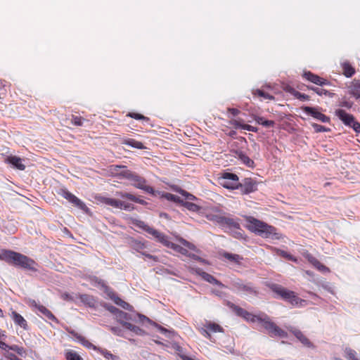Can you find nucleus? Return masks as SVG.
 Returning <instances> with one entry per match:
<instances>
[{
  "label": "nucleus",
  "mask_w": 360,
  "mask_h": 360,
  "mask_svg": "<svg viewBox=\"0 0 360 360\" xmlns=\"http://www.w3.org/2000/svg\"><path fill=\"white\" fill-rule=\"evenodd\" d=\"M0 259L11 264L33 272L38 271L37 263L32 258L11 250L1 249Z\"/></svg>",
  "instance_id": "nucleus-1"
},
{
  "label": "nucleus",
  "mask_w": 360,
  "mask_h": 360,
  "mask_svg": "<svg viewBox=\"0 0 360 360\" xmlns=\"http://www.w3.org/2000/svg\"><path fill=\"white\" fill-rule=\"evenodd\" d=\"M127 116L129 117H131V118H134L135 120H144V121H146V122H148L150 120L148 117H145L144 115H143L141 114H139V113H137V112H129L127 115Z\"/></svg>",
  "instance_id": "nucleus-41"
},
{
  "label": "nucleus",
  "mask_w": 360,
  "mask_h": 360,
  "mask_svg": "<svg viewBox=\"0 0 360 360\" xmlns=\"http://www.w3.org/2000/svg\"><path fill=\"white\" fill-rule=\"evenodd\" d=\"M131 185L137 188L141 189L148 193H153L154 189L153 187L147 185V181L145 178L135 174L134 177L131 180Z\"/></svg>",
  "instance_id": "nucleus-11"
},
{
  "label": "nucleus",
  "mask_w": 360,
  "mask_h": 360,
  "mask_svg": "<svg viewBox=\"0 0 360 360\" xmlns=\"http://www.w3.org/2000/svg\"><path fill=\"white\" fill-rule=\"evenodd\" d=\"M120 174L124 178L131 181L136 173L128 169H124L120 172Z\"/></svg>",
  "instance_id": "nucleus-48"
},
{
  "label": "nucleus",
  "mask_w": 360,
  "mask_h": 360,
  "mask_svg": "<svg viewBox=\"0 0 360 360\" xmlns=\"http://www.w3.org/2000/svg\"><path fill=\"white\" fill-rule=\"evenodd\" d=\"M220 225H221V226L226 225L231 230H232L233 229H238L240 226V224L238 220H236L233 218H231V217L224 216V215H223L222 220H221Z\"/></svg>",
  "instance_id": "nucleus-22"
},
{
  "label": "nucleus",
  "mask_w": 360,
  "mask_h": 360,
  "mask_svg": "<svg viewBox=\"0 0 360 360\" xmlns=\"http://www.w3.org/2000/svg\"><path fill=\"white\" fill-rule=\"evenodd\" d=\"M115 303L124 309L131 310L132 309V307L129 303L122 300L120 297H117L115 299Z\"/></svg>",
  "instance_id": "nucleus-38"
},
{
  "label": "nucleus",
  "mask_w": 360,
  "mask_h": 360,
  "mask_svg": "<svg viewBox=\"0 0 360 360\" xmlns=\"http://www.w3.org/2000/svg\"><path fill=\"white\" fill-rule=\"evenodd\" d=\"M76 339L85 347L88 349H92L94 350H97L98 347L90 342L88 340H86L84 337L80 335H75Z\"/></svg>",
  "instance_id": "nucleus-29"
},
{
  "label": "nucleus",
  "mask_w": 360,
  "mask_h": 360,
  "mask_svg": "<svg viewBox=\"0 0 360 360\" xmlns=\"http://www.w3.org/2000/svg\"><path fill=\"white\" fill-rule=\"evenodd\" d=\"M185 207L190 211L192 212H198L200 210V207L195 203L193 202H186Z\"/></svg>",
  "instance_id": "nucleus-49"
},
{
  "label": "nucleus",
  "mask_w": 360,
  "mask_h": 360,
  "mask_svg": "<svg viewBox=\"0 0 360 360\" xmlns=\"http://www.w3.org/2000/svg\"><path fill=\"white\" fill-rule=\"evenodd\" d=\"M307 89L314 91L319 96H325L329 98H333L335 95L334 93L319 87L307 86Z\"/></svg>",
  "instance_id": "nucleus-26"
},
{
  "label": "nucleus",
  "mask_w": 360,
  "mask_h": 360,
  "mask_svg": "<svg viewBox=\"0 0 360 360\" xmlns=\"http://www.w3.org/2000/svg\"><path fill=\"white\" fill-rule=\"evenodd\" d=\"M11 317L15 325L19 326L25 330L29 329L27 321L17 311L11 309Z\"/></svg>",
  "instance_id": "nucleus-17"
},
{
  "label": "nucleus",
  "mask_w": 360,
  "mask_h": 360,
  "mask_svg": "<svg viewBox=\"0 0 360 360\" xmlns=\"http://www.w3.org/2000/svg\"><path fill=\"white\" fill-rule=\"evenodd\" d=\"M319 108H313L309 106H304L302 110L309 115H311L314 119L319 120L324 123H328L330 122V117L323 114L320 110Z\"/></svg>",
  "instance_id": "nucleus-9"
},
{
  "label": "nucleus",
  "mask_w": 360,
  "mask_h": 360,
  "mask_svg": "<svg viewBox=\"0 0 360 360\" xmlns=\"http://www.w3.org/2000/svg\"><path fill=\"white\" fill-rule=\"evenodd\" d=\"M229 124L232 125L235 129H242L243 126L245 125V123L243 122V120L240 119L238 120H231L229 121Z\"/></svg>",
  "instance_id": "nucleus-47"
},
{
  "label": "nucleus",
  "mask_w": 360,
  "mask_h": 360,
  "mask_svg": "<svg viewBox=\"0 0 360 360\" xmlns=\"http://www.w3.org/2000/svg\"><path fill=\"white\" fill-rule=\"evenodd\" d=\"M235 157L240 160L244 165L249 167H254L255 162L245 153L242 151H235Z\"/></svg>",
  "instance_id": "nucleus-21"
},
{
  "label": "nucleus",
  "mask_w": 360,
  "mask_h": 360,
  "mask_svg": "<svg viewBox=\"0 0 360 360\" xmlns=\"http://www.w3.org/2000/svg\"><path fill=\"white\" fill-rule=\"evenodd\" d=\"M61 298L65 301H73L72 296L68 294V292L63 293L61 295Z\"/></svg>",
  "instance_id": "nucleus-59"
},
{
  "label": "nucleus",
  "mask_w": 360,
  "mask_h": 360,
  "mask_svg": "<svg viewBox=\"0 0 360 360\" xmlns=\"http://www.w3.org/2000/svg\"><path fill=\"white\" fill-rule=\"evenodd\" d=\"M105 308L110 311L111 312L112 314H115V316L116 315V314L118 312V311L120 310L119 309H117V307L112 306V305H107L105 307Z\"/></svg>",
  "instance_id": "nucleus-57"
},
{
  "label": "nucleus",
  "mask_w": 360,
  "mask_h": 360,
  "mask_svg": "<svg viewBox=\"0 0 360 360\" xmlns=\"http://www.w3.org/2000/svg\"><path fill=\"white\" fill-rule=\"evenodd\" d=\"M275 125V122L273 120H265L264 122H262V126L265 127H273Z\"/></svg>",
  "instance_id": "nucleus-58"
},
{
  "label": "nucleus",
  "mask_w": 360,
  "mask_h": 360,
  "mask_svg": "<svg viewBox=\"0 0 360 360\" xmlns=\"http://www.w3.org/2000/svg\"><path fill=\"white\" fill-rule=\"evenodd\" d=\"M232 231V235L237 239L243 238L244 231L240 229V226L238 229H233Z\"/></svg>",
  "instance_id": "nucleus-46"
},
{
  "label": "nucleus",
  "mask_w": 360,
  "mask_h": 360,
  "mask_svg": "<svg viewBox=\"0 0 360 360\" xmlns=\"http://www.w3.org/2000/svg\"><path fill=\"white\" fill-rule=\"evenodd\" d=\"M122 326L131 331V330L134 329V325H133L131 323H129L127 321L122 323Z\"/></svg>",
  "instance_id": "nucleus-62"
},
{
  "label": "nucleus",
  "mask_w": 360,
  "mask_h": 360,
  "mask_svg": "<svg viewBox=\"0 0 360 360\" xmlns=\"http://www.w3.org/2000/svg\"><path fill=\"white\" fill-rule=\"evenodd\" d=\"M85 120L82 117H79V116H76V115H72V117H71V123L72 124H74L75 126H82L83 125V122Z\"/></svg>",
  "instance_id": "nucleus-42"
},
{
  "label": "nucleus",
  "mask_w": 360,
  "mask_h": 360,
  "mask_svg": "<svg viewBox=\"0 0 360 360\" xmlns=\"http://www.w3.org/2000/svg\"><path fill=\"white\" fill-rule=\"evenodd\" d=\"M9 350L16 352L19 356L25 357L27 355L26 350L24 347L18 345H13L9 347Z\"/></svg>",
  "instance_id": "nucleus-32"
},
{
  "label": "nucleus",
  "mask_w": 360,
  "mask_h": 360,
  "mask_svg": "<svg viewBox=\"0 0 360 360\" xmlns=\"http://www.w3.org/2000/svg\"><path fill=\"white\" fill-rule=\"evenodd\" d=\"M254 120L257 124L261 125H262V122H264V121L265 120V119L263 117L260 116H255Z\"/></svg>",
  "instance_id": "nucleus-63"
},
{
  "label": "nucleus",
  "mask_w": 360,
  "mask_h": 360,
  "mask_svg": "<svg viewBox=\"0 0 360 360\" xmlns=\"http://www.w3.org/2000/svg\"><path fill=\"white\" fill-rule=\"evenodd\" d=\"M312 127L314 128L316 132H323L327 131L328 130L326 127L316 123L312 124Z\"/></svg>",
  "instance_id": "nucleus-52"
},
{
  "label": "nucleus",
  "mask_w": 360,
  "mask_h": 360,
  "mask_svg": "<svg viewBox=\"0 0 360 360\" xmlns=\"http://www.w3.org/2000/svg\"><path fill=\"white\" fill-rule=\"evenodd\" d=\"M237 189H240L242 194H249L257 189V184L251 178H245L242 183L238 181Z\"/></svg>",
  "instance_id": "nucleus-8"
},
{
  "label": "nucleus",
  "mask_w": 360,
  "mask_h": 360,
  "mask_svg": "<svg viewBox=\"0 0 360 360\" xmlns=\"http://www.w3.org/2000/svg\"><path fill=\"white\" fill-rule=\"evenodd\" d=\"M96 351H98L105 358H106L108 359L115 360L117 358L110 352H109L106 349H101L98 348V349Z\"/></svg>",
  "instance_id": "nucleus-44"
},
{
  "label": "nucleus",
  "mask_w": 360,
  "mask_h": 360,
  "mask_svg": "<svg viewBox=\"0 0 360 360\" xmlns=\"http://www.w3.org/2000/svg\"><path fill=\"white\" fill-rule=\"evenodd\" d=\"M205 329H202V334L210 338V333H222L224 331L223 328L216 323L209 322L205 325Z\"/></svg>",
  "instance_id": "nucleus-14"
},
{
  "label": "nucleus",
  "mask_w": 360,
  "mask_h": 360,
  "mask_svg": "<svg viewBox=\"0 0 360 360\" xmlns=\"http://www.w3.org/2000/svg\"><path fill=\"white\" fill-rule=\"evenodd\" d=\"M246 228L252 233L265 238H280L276 228L252 216H245Z\"/></svg>",
  "instance_id": "nucleus-2"
},
{
  "label": "nucleus",
  "mask_w": 360,
  "mask_h": 360,
  "mask_svg": "<svg viewBox=\"0 0 360 360\" xmlns=\"http://www.w3.org/2000/svg\"><path fill=\"white\" fill-rule=\"evenodd\" d=\"M122 143L125 144V145H127V146H131L132 148H138V149H144V148H146V147L144 146L143 143H141V141H136L135 139H124Z\"/></svg>",
  "instance_id": "nucleus-28"
},
{
  "label": "nucleus",
  "mask_w": 360,
  "mask_h": 360,
  "mask_svg": "<svg viewBox=\"0 0 360 360\" xmlns=\"http://www.w3.org/2000/svg\"><path fill=\"white\" fill-rule=\"evenodd\" d=\"M117 195L122 198H127L131 201H134L135 202H138L141 205H146V202L142 199H140L139 198L136 197L134 195L129 193L125 192H119L117 193Z\"/></svg>",
  "instance_id": "nucleus-25"
},
{
  "label": "nucleus",
  "mask_w": 360,
  "mask_h": 360,
  "mask_svg": "<svg viewBox=\"0 0 360 360\" xmlns=\"http://www.w3.org/2000/svg\"><path fill=\"white\" fill-rule=\"evenodd\" d=\"M233 285L238 290L244 292H247L250 294L257 295V291L253 287L251 283H244L242 281L238 280L234 282Z\"/></svg>",
  "instance_id": "nucleus-16"
},
{
  "label": "nucleus",
  "mask_w": 360,
  "mask_h": 360,
  "mask_svg": "<svg viewBox=\"0 0 360 360\" xmlns=\"http://www.w3.org/2000/svg\"><path fill=\"white\" fill-rule=\"evenodd\" d=\"M11 345H8L7 344H6L3 341H0V348L3 350H5L6 352H8V350H9V347Z\"/></svg>",
  "instance_id": "nucleus-64"
},
{
  "label": "nucleus",
  "mask_w": 360,
  "mask_h": 360,
  "mask_svg": "<svg viewBox=\"0 0 360 360\" xmlns=\"http://www.w3.org/2000/svg\"><path fill=\"white\" fill-rule=\"evenodd\" d=\"M342 74L346 77H352L356 72L355 68L348 62L345 61L341 63Z\"/></svg>",
  "instance_id": "nucleus-23"
},
{
  "label": "nucleus",
  "mask_w": 360,
  "mask_h": 360,
  "mask_svg": "<svg viewBox=\"0 0 360 360\" xmlns=\"http://www.w3.org/2000/svg\"><path fill=\"white\" fill-rule=\"evenodd\" d=\"M291 93L296 98L300 101H309L310 99L309 96L302 94L296 90L292 89Z\"/></svg>",
  "instance_id": "nucleus-39"
},
{
  "label": "nucleus",
  "mask_w": 360,
  "mask_h": 360,
  "mask_svg": "<svg viewBox=\"0 0 360 360\" xmlns=\"http://www.w3.org/2000/svg\"><path fill=\"white\" fill-rule=\"evenodd\" d=\"M335 115L345 124L349 127L354 120L355 117L342 109H337L335 112Z\"/></svg>",
  "instance_id": "nucleus-15"
},
{
  "label": "nucleus",
  "mask_w": 360,
  "mask_h": 360,
  "mask_svg": "<svg viewBox=\"0 0 360 360\" xmlns=\"http://www.w3.org/2000/svg\"><path fill=\"white\" fill-rule=\"evenodd\" d=\"M178 240H179V242L181 245H183L186 248H188L189 250H194V251L198 252V250L197 249L196 246L194 244H193V243H190L189 241L184 239L183 238H179Z\"/></svg>",
  "instance_id": "nucleus-36"
},
{
  "label": "nucleus",
  "mask_w": 360,
  "mask_h": 360,
  "mask_svg": "<svg viewBox=\"0 0 360 360\" xmlns=\"http://www.w3.org/2000/svg\"><path fill=\"white\" fill-rule=\"evenodd\" d=\"M58 194L63 197L72 205L80 209H84V207H85V204L81 200H79L77 197H76L74 194H72L65 188L60 189L58 191Z\"/></svg>",
  "instance_id": "nucleus-10"
},
{
  "label": "nucleus",
  "mask_w": 360,
  "mask_h": 360,
  "mask_svg": "<svg viewBox=\"0 0 360 360\" xmlns=\"http://www.w3.org/2000/svg\"><path fill=\"white\" fill-rule=\"evenodd\" d=\"M116 320L122 325V323H124L126 321L129 319V315L121 310H119L118 312L115 315Z\"/></svg>",
  "instance_id": "nucleus-31"
},
{
  "label": "nucleus",
  "mask_w": 360,
  "mask_h": 360,
  "mask_svg": "<svg viewBox=\"0 0 360 360\" xmlns=\"http://www.w3.org/2000/svg\"><path fill=\"white\" fill-rule=\"evenodd\" d=\"M165 197L167 200L174 201V202L176 201L177 199L179 198V197H177L176 195L172 194V193H168L165 195Z\"/></svg>",
  "instance_id": "nucleus-60"
},
{
  "label": "nucleus",
  "mask_w": 360,
  "mask_h": 360,
  "mask_svg": "<svg viewBox=\"0 0 360 360\" xmlns=\"http://www.w3.org/2000/svg\"><path fill=\"white\" fill-rule=\"evenodd\" d=\"M314 266L321 271H328L329 269L327 266L321 264L319 260L314 259V261H311Z\"/></svg>",
  "instance_id": "nucleus-45"
},
{
  "label": "nucleus",
  "mask_w": 360,
  "mask_h": 360,
  "mask_svg": "<svg viewBox=\"0 0 360 360\" xmlns=\"http://www.w3.org/2000/svg\"><path fill=\"white\" fill-rule=\"evenodd\" d=\"M360 89V79H354L351 85L349 86V92L352 93V91L359 92V90Z\"/></svg>",
  "instance_id": "nucleus-43"
},
{
  "label": "nucleus",
  "mask_w": 360,
  "mask_h": 360,
  "mask_svg": "<svg viewBox=\"0 0 360 360\" xmlns=\"http://www.w3.org/2000/svg\"><path fill=\"white\" fill-rule=\"evenodd\" d=\"M196 272L206 281H207L210 283H212L213 285H216L218 286H222V283L216 279L211 274L202 271L201 269H198Z\"/></svg>",
  "instance_id": "nucleus-20"
},
{
  "label": "nucleus",
  "mask_w": 360,
  "mask_h": 360,
  "mask_svg": "<svg viewBox=\"0 0 360 360\" xmlns=\"http://www.w3.org/2000/svg\"><path fill=\"white\" fill-rule=\"evenodd\" d=\"M79 300L84 304H86L89 306H91L94 303L93 297L86 294L80 295Z\"/></svg>",
  "instance_id": "nucleus-40"
},
{
  "label": "nucleus",
  "mask_w": 360,
  "mask_h": 360,
  "mask_svg": "<svg viewBox=\"0 0 360 360\" xmlns=\"http://www.w3.org/2000/svg\"><path fill=\"white\" fill-rule=\"evenodd\" d=\"M238 176L233 174L226 172L219 178V184L224 188L228 189H237Z\"/></svg>",
  "instance_id": "nucleus-6"
},
{
  "label": "nucleus",
  "mask_w": 360,
  "mask_h": 360,
  "mask_svg": "<svg viewBox=\"0 0 360 360\" xmlns=\"http://www.w3.org/2000/svg\"><path fill=\"white\" fill-rule=\"evenodd\" d=\"M302 77L309 82L319 86L327 85L330 83L327 79L322 78L309 71L304 72L302 75Z\"/></svg>",
  "instance_id": "nucleus-13"
},
{
  "label": "nucleus",
  "mask_w": 360,
  "mask_h": 360,
  "mask_svg": "<svg viewBox=\"0 0 360 360\" xmlns=\"http://www.w3.org/2000/svg\"><path fill=\"white\" fill-rule=\"evenodd\" d=\"M243 129L248 130L249 131H252V132H257V131H258V129L257 127L247 124H245V125L243 126Z\"/></svg>",
  "instance_id": "nucleus-56"
},
{
  "label": "nucleus",
  "mask_w": 360,
  "mask_h": 360,
  "mask_svg": "<svg viewBox=\"0 0 360 360\" xmlns=\"http://www.w3.org/2000/svg\"><path fill=\"white\" fill-rule=\"evenodd\" d=\"M32 303V305L38 309V311L41 312L45 317H46L48 319L51 321L58 322L57 318L46 307L37 304L35 301H33Z\"/></svg>",
  "instance_id": "nucleus-19"
},
{
  "label": "nucleus",
  "mask_w": 360,
  "mask_h": 360,
  "mask_svg": "<svg viewBox=\"0 0 360 360\" xmlns=\"http://www.w3.org/2000/svg\"><path fill=\"white\" fill-rule=\"evenodd\" d=\"M222 256L230 262H234L237 264H240L243 260V257L237 254H232L229 252H224Z\"/></svg>",
  "instance_id": "nucleus-27"
},
{
  "label": "nucleus",
  "mask_w": 360,
  "mask_h": 360,
  "mask_svg": "<svg viewBox=\"0 0 360 360\" xmlns=\"http://www.w3.org/2000/svg\"><path fill=\"white\" fill-rule=\"evenodd\" d=\"M268 287L283 300L290 302L292 305L297 306L304 302L303 300L297 297L295 292L288 290L279 284L271 283L268 285Z\"/></svg>",
  "instance_id": "nucleus-3"
},
{
  "label": "nucleus",
  "mask_w": 360,
  "mask_h": 360,
  "mask_svg": "<svg viewBox=\"0 0 360 360\" xmlns=\"http://www.w3.org/2000/svg\"><path fill=\"white\" fill-rule=\"evenodd\" d=\"M108 328L114 335L123 336V330L120 327L109 326Z\"/></svg>",
  "instance_id": "nucleus-51"
},
{
  "label": "nucleus",
  "mask_w": 360,
  "mask_h": 360,
  "mask_svg": "<svg viewBox=\"0 0 360 360\" xmlns=\"http://www.w3.org/2000/svg\"><path fill=\"white\" fill-rule=\"evenodd\" d=\"M118 208L122 209V210H132L134 209V207L131 203L126 202L120 200V206H119Z\"/></svg>",
  "instance_id": "nucleus-50"
},
{
  "label": "nucleus",
  "mask_w": 360,
  "mask_h": 360,
  "mask_svg": "<svg viewBox=\"0 0 360 360\" xmlns=\"http://www.w3.org/2000/svg\"><path fill=\"white\" fill-rule=\"evenodd\" d=\"M258 322L262 323V326L268 331L271 336L274 335L281 338H286L288 336L287 332L276 326L271 320L270 317L264 313H260Z\"/></svg>",
  "instance_id": "nucleus-5"
},
{
  "label": "nucleus",
  "mask_w": 360,
  "mask_h": 360,
  "mask_svg": "<svg viewBox=\"0 0 360 360\" xmlns=\"http://www.w3.org/2000/svg\"><path fill=\"white\" fill-rule=\"evenodd\" d=\"M4 356L8 359V360H22L21 359L18 358L15 354L12 353V352H7L5 354H4Z\"/></svg>",
  "instance_id": "nucleus-54"
},
{
  "label": "nucleus",
  "mask_w": 360,
  "mask_h": 360,
  "mask_svg": "<svg viewBox=\"0 0 360 360\" xmlns=\"http://www.w3.org/2000/svg\"><path fill=\"white\" fill-rule=\"evenodd\" d=\"M67 360H83V359L75 351L67 350L65 353Z\"/></svg>",
  "instance_id": "nucleus-34"
},
{
  "label": "nucleus",
  "mask_w": 360,
  "mask_h": 360,
  "mask_svg": "<svg viewBox=\"0 0 360 360\" xmlns=\"http://www.w3.org/2000/svg\"><path fill=\"white\" fill-rule=\"evenodd\" d=\"M292 333L304 346L307 347H314L310 340L300 330H292Z\"/></svg>",
  "instance_id": "nucleus-24"
},
{
  "label": "nucleus",
  "mask_w": 360,
  "mask_h": 360,
  "mask_svg": "<svg viewBox=\"0 0 360 360\" xmlns=\"http://www.w3.org/2000/svg\"><path fill=\"white\" fill-rule=\"evenodd\" d=\"M102 202L115 208H118L120 206V200L114 198H103Z\"/></svg>",
  "instance_id": "nucleus-33"
},
{
  "label": "nucleus",
  "mask_w": 360,
  "mask_h": 360,
  "mask_svg": "<svg viewBox=\"0 0 360 360\" xmlns=\"http://www.w3.org/2000/svg\"><path fill=\"white\" fill-rule=\"evenodd\" d=\"M6 162L12 165L15 168L19 170H25V165L22 163V160L15 155L8 156Z\"/></svg>",
  "instance_id": "nucleus-18"
},
{
  "label": "nucleus",
  "mask_w": 360,
  "mask_h": 360,
  "mask_svg": "<svg viewBox=\"0 0 360 360\" xmlns=\"http://www.w3.org/2000/svg\"><path fill=\"white\" fill-rule=\"evenodd\" d=\"M223 215L218 213H207L206 214V218L212 221L216 222L219 224H221L222 220Z\"/></svg>",
  "instance_id": "nucleus-30"
},
{
  "label": "nucleus",
  "mask_w": 360,
  "mask_h": 360,
  "mask_svg": "<svg viewBox=\"0 0 360 360\" xmlns=\"http://www.w3.org/2000/svg\"><path fill=\"white\" fill-rule=\"evenodd\" d=\"M349 127H352L356 133H360V123L357 122L355 119L351 124Z\"/></svg>",
  "instance_id": "nucleus-55"
},
{
  "label": "nucleus",
  "mask_w": 360,
  "mask_h": 360,
  "mask_svg": "<svg viewBox=\"0 0 360 360\" xmlns=\"http://www.w3.org/2000/svg\"><path fill=\"white\" fill-rule=\"evenodd\" d=\"M255 96L263 97L264 99L274 100V96L261 89H256L253 91Z\"/></svg>",
  "instance_id": "nucleus-35"
},
{
  "label": "nucleus",
  "mask_w": 360,
  "mask_h": 360,
  "mask_svg": "<svg viewBox=\"0 0 360 360\" xmlns=\"http://www.w3.org/2000/svg\"><path fill=\"white\" fill-rule=\"evenodd\" d=\"M131 224L134 226L141 229L148 234L153 236L158 242L161 243L165 247L167 248L169 245L171 241L169 240L167 236L149 226L144 221L136 219H131Z\"/></svg>",
  "instance_id": "nucleus-4"
},
{
  "label": "nucleus",
  "mask_w": 360,
  "mask_h": 360,
  "mask_svg": "<svg viewBox=\"0 0 360 360\" xmlns=\"http://www.w3.org/2000/svg\"><path fill=\"white\" fill-rule=\"evenodd\" d=\"M227 110L233 116H237L240 112V111L238 109L233 108H229Z\"/></svg>",
  "instance_id": "nucleus-61"
},
{
  "label": "nucleus",
  "mask_w": 360,
  "mask_h": 360,
  "mask_svg": "<svg viewBox=\"0 0 360 360\" xmlns=\"http://www.w3.org/2000/svg\"><path fill=\"white\" fill-rule=\"evenodd\" d=\"M345 357L347 360H360L356 358V352L350 348H346L345 350Z\"/></svg>",
  "instance_id": "nucleus-37"
},
{
  "label": "nucleus",
  "mask_w": 360,
  "mask_h": 360,
  "mask_svg": "<svg viewBox=\"0 0 360 360\" xmlns=\"http://www.w3.org/2000/svg\"><path fill=\"white\" fill-rule=\"evenodd\" d=\"M167 248L173 250L176 253H179L197 261H201V258L199 256L189 253L187 249L172 242H170Z\"/></svg>",
  "instance_id": "nucleus-12"
},
{
  "label": "nucleus",
  "mask_w": 360,
  "mask_h": 360,
  "mask_svg": "<svg viewBox=\"0 0 360 360\" xmlns=\"http://www.w3.org/2000/svg\"><path fill=\"white\" fill-rule=\"evenodd\" d=\"M230 307L233 309V311L239 316L243 317L248 321H250L255 323L256 321H259V318L260 317V314L257 315L252 314L245 309L234 304H229Z\"/></svg>",
  "instance_id": "nucleus-7"
},
{
  "label": "nucleus",
  "mask_w": 360,
  "mask_h": 360,
  "mask_svg": "<svg viewBox=\"0 0 360 360\" xmlns=\"http://www.w3.org/2000/svg\"><path fill=\"white\" fill-rule=\"evenodd\" d=\"M339 105L342 108L350 109L353 106V103L349 101H342L340 102Z\"/></svg>",
  "instance_id": "nucleus-53"
}]
</instances>
